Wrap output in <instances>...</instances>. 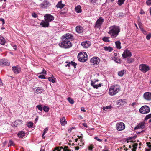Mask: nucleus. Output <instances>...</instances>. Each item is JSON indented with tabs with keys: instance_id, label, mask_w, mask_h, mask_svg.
Listing matches in <instances>:
<instances>
[{
	"instance_id": "nucleus-25",
	"label": "nucleus",
	"mask_w": 151,
	"mask_h": 151,
	"mask_svg": "<svg viewBox=\"0 0 151 151\" xmlns=\"http://www.w3.org/2000/svg\"><path fill=\"white\" fill-rule=\"evenodd\" d=\"M22 123L21 120L19 119L17 120L13 124V125L15 127H17L18 125H19Z\"/></svg>"
},
{
	"instance_id": "nucleus-28",
	"label": "nucleus",
	"mask_w": 151,
	"mask_h": 151,
	"mask_svg": "<svg viewBox=\"0 0 151 151\" xmlns=\"http://www.w3.org/2000/svg\"><path fill=\"white\" fill-rule=\"evenodd\" d=\"M6 43V41L2 37H0V44L3 45H5Z\"/></svg>"
},
{
	"instance_id": "nucleus-59",
	"label": "nucleus",
	"mask_w": 151,
	"mask_h": 151,
	"mask_svg": "<svg viewBox=\"0 0 151 151\" xmlns=\"http://www.w3.org/2000/svg\"><path fill=\"white\" fill-rule=\"evenodd\" d=\"M93 149V147L91 146H89L88 147V150H92Z\"/></svg>"
},
{
	"instance_id": "nucleus-57",
	"label": "nucleus",
	"mask_w": 151,
	"mask_h": 151,
	"mask_svg": "<svg viewBox=\"0 0 151 151\" xmlns=\"http://www.w3.org/2000/svg\"><path fill=\"white\" fill-rule=\"evenodd\" d=\"M46 71L44 69H43L42 72L40 73V74H46Z\"/></svg>"
},
{
	"instance_id": "nucleus-48",
	"label": "nucleus",
	"mask_w": 151,
	"mask_h": 151,
	"mask_svg": "<svg viewBox=\"0 0 151 151\" xmlns=\"http://www.w3.org/2000/svg\"><path fill=\"white\" fill-rule=\"evenodd\" d=\"M9 146H13L14 144L12 140H10L8 144Z\"/></svg>"
},
{
	"instance_id": "nucleus-56",
	"label": "nucleus",
	"mask_w": 151,
	"mask_h": 151,
	"mask_svg": "<svg viewBox=\"0 0 151 151\" xmlns=\"http://www.w3.org/2000/svg\"><path fill=\"white\" fill-rule=\"evenodd\" d=\"M124 14L122 12H120L119 13V17H122L124 15Z\"/></svg>"
},
{
	"instance_id": "nucleus-23",
	"label": "nucleus",
	"mask_w": 151,
	"mask_h": 151,
	"mask_svg": "<svg viewBox=\"0 0 151 151\" xmlns=\"http://www.w3.org/2000/svg\"><path fill=\"white\" fill-rule=\"evenodd\" d=\"M65 6V4H62V1H59L57 5H56V7L57 8H60L61 9L63 8Z\"/></svg>"
},
{
	"instance_id": "nucleus-14",
	"label": "nucleus",
	"mask_w": 151,
	"mask_h": 151,
	"mask_svg": "<svg viewBox=\"0 0 151 151\" xmlns=\"http://www.w3.org/2000/svg\"><path fill=\"white\" fill-rule=\"evenodd\" d=\"M10 62L6 59H3L0 60V66L9 65Z\"/></svg>"
},
{
	"instance_id": "nucleus-64",
	"label": "nucleus",
	"mask_w": 151,
	"mask_h": 151,
	"mask_svg": "<svg viewBox=\"0 0 151 151\" xmlns=\"http://www.w3.org/2000/svg\"><path fill=\"white\" fill-rule=\"evenodd\" d=\"M81 110L83 112H85V110L84 108L83 107H82L81 109Z\"/></svg>"
},
{
	"instance_id": "nucleus-7",
	"label": "nucleus",
	"mask_w": 151,
	"mask_h": 151,
	"mask_svg": "<svg viewBox=\"0 0 151 151\" xmlns=\"http://www.w3.org/2000/svg\"><path fill=\"white\" fill-rule=\"evenodd\" d=\"M124 124L121 122H120L116 124V128L118 131H122L125 128Z\"/></svg>"
},
{
	"instance_id": "nucleus-63",
	"label": "nucleus",
	"mask_w": 151,
	"mask_h": 151,
	"mask_svg": "<svg viewBox=\"0 0 151 151\" xmlns=\"http://www.w3.org/2000/svg\"><path fill=\"white\" fill-rule=\"evenodd\" d=\"M136 104L135 102H133V103H132V104H131V105L133 106H134V105H136Z\"/></svg>"
},
{
	"instance_id": "nucleus-5",
	"label": "nucleus",
	"mask_w": 151,
	"mask_h": 151,
	"mask_svg": "<svg viewBox=\"0 0 151 151\" xmlns=\"http://www.w3.org/2000/svg\"><path fill=\"white\" fill-rule=\"evenodd\" d=\"M139 69L141 71L145 73L150 70V67L146 64H142L139 65Z\"/></svg>"
},
{
	"instance_id": "nucleus-42",
	"label": "nucleus",
	"mask_w": 151,
	"mask_h": 151,
	"mask_svg": "<svg viewBox=\"0 0 151 151\" xmlns=\"http://www.w3.org/2000/svg\"><path fill=\"white\" fill-rule=\"evenodd\" d=\"M63 149V148L62 147H56L54 150L53 151H61V149Z\"/></svg>"
},
{
	"instance_id": "nucleus-45",
	"label": "nucleus",
	"mask_w": 151,
	"mask_h": 151,
	"mask_svg": "<svg viewBox=\"0 0 151 151\" xmlns=\"http://www.w3.org/2000/svg\"><path fill=\"white\" fill-rule=\"evenodd\" d=\"M111 107L110 106L104 107L103 108V109L104 110H105L106 109H109L111 108Z\"/></svg>"
},
{
	"instance_id": "nucleus-13",
	"label": "nucleus",
	"mask_w": 151,
	"mask_h": 151,
	"mask_svg": "<svg viewBox=\"0 0 151 151\" xmlns=\"http://www.w3.org/2000/svg\"><path fill=\"white\" fill-rule=\"evenodd\" d=\"M131 52L129 50H125L122 54L123 58H126L128 57H131L132 56Z\"/></svg>"
},
{
	"instance_id": "nucleus-61",
	"label": "nucleus",
	"mask_w": 151,
	"mask_h": 151,
	"mask_svg": "<svg viewBox=\"0 0 151 151\" xmlns=\"http://www.w3.org/2000/svg\"><path fill=\"white\" fill-rule=\"evenodd\" d=\"M82 125H83V126H84V127H86V128H87V127H87V124H86V123H83V124H82Z\"/></svg>"
},
{
	"instance_id": "nucleus-46",
	"label": "nucleus",
	"mask_w": 151,
	"mask_h": 151,
	"mask_svg": "<svg viewBox=\"0 0 151 151\" xmlns=\"http://www.w3.org/2000/svg\"><path fill=\"white\" fill-rule=\"evenodd\" d=\"M151 38V33H149L148 34L146 37V38L147 40H149Z\"/></svg>"
},
{
	"instance_id": "nucleus-49",
	"label": "nucleus",
	"mask_w": 151,
	"mask_h": 151,
	"mask_svg": "<svg viewBox=\"0 0 151 151\" xmlns=\"http://www.w3.org/2000/svg\"><path fill=\"white\" fill-rule=\"evenodd\" d=\"M39 78L41 79H45L46 78L44 75H40L38 76Z\"/></svg>"
},
{
	"instance_id": "nucleus-47",
	"label": "nucleus",
	"mask_w": 151,
	"mask_h": 151,
	"mask_svg": "<svg viewBox=\"0 0 151 151\" xmlns=\"http://www.w3.org/2000/svg\"><path fill=\"white\" fill-rule=\"evenodd\" d=\"M146 4L148 6L151 5V0H148L146 2Z\"/></svg>"
},
{
	"instance_id": "nucleus-44",
	"label": "nucleus",
	"mask_w": 151,
	"mask_h": 151,
	"mask_svg": "<svg viewBox=\"0 0 151 151\" xmlns=\"http://www.w3.org/2000/svg\"><path fill=\"white\" fill-rule=\"evenodd\" d=\"M37 109L40 111H42L43 109L42 106L41 105H37Z\"/></svg>"
},
{
	"instance_id": "nucleus-8",
	"label": "nucleus",
	"mask_w": 151,
	"mask_h": 151,
	"mask_svg": "<svg viewBox=\"0 0 151 151\" xmlns=\"http://www.w3.org/2000/svg\"><path fill=\"white\" fill-rule=\"evenodd\" d=\"M100 61V59L97 57H93L90 60V63L93 65H98Z\"/></svg>"
},
{
	"instance_id": "nucleus-51",
	"label": "nucleus",
	"mask_w": 151,
	"mask_h": 151,
	"mask_svg": "<svg viewBox=\"0 0 151 151\" xmlns=\"http://www.w3.org/2000/svg\"><path fill=\"white\" fill-rule=\"evenodd\" d=\"M48 130V128L47 127H46L45 128L44 130L43 134H45V133H46Z\"/></svg>"
},
{
	"instance_id": "nucleus-41",
	"label": "nucleus",
	"mask_w": 151,
	"mask_h": 151,
	"mask_svg": "<svg viewBox=\"0 0 151 151\" xmlns=\"http://www.w3.org/2000/svg\"><path fill=\"white\" fill-rule=\"evenodd\" d=\"M33 124L32 122H30L28 123L27 126L29 127L30 128L32 127L33 125Z\"/></svg>"
},
{
	"instance_id": "nucleus-1",
	"label": "nucleus",
	"mask_w": 151,
	"mask_h": 151,
	"mask_svg": "<svg viewBox=\"0 0 151 151\" xmlns=\"http://www.w3.org/2000/svg\"><path fill=\"white\" fill-rule=\"evenodd\" d=\"M62 42L59 44V45L64 48H69L72 46L71 41L73 40V35L71 34H67L65 36H62Z\"/></svg>"
},
{
	"instance_id": "nucleus-54",
	"label": "nucleus",
	"mask_w": 151,
	"mask_h": 151,
	"mask_svg": "<svg viewBox=\"0 0 151 151\" xmlns=\"http://www.w3.org/2000/svg\"><path fill=\"white\" fill-rule=\"evenodd\" d=\"M68 147L65 146V148L63 149V151H69V150L68 149Z\"/></svg>"
},
{
	"instance_id": "nucleus-24",
	"label": "nucleus",
	"mask_w": 151,
	"mask_h": 151,
	"mask_svg": "<svg viewBox=\"0 0 151 151\" xmlns=\"http://www.w3.org/2000/svg\"><path fill=\"white\" fill-rule=\"evenodd\" d=\"M44 90L43 88L40 87H38L37 88L35 91V93H42Z\"/></svg>"
},
{
	"instance_id": "nucleus-27",
	"label": "nucleus",
	"mask_w": 151,
	"mask_h": 151,
	"mask_svg": "<svg viewBox=\"0 0 151 151\" xmlns=\"http://www.w3.org/2000/svg\"><path fill=\"white\" fill-rule=\"evenodd\" d=\"M115 43L116 47L119 49H120L121 48L120 42L119 41H116L115 42Z\"/></svg>"
},
{
	"instance_id": "nucleus-10",
	"label": "nucleus",
	"mask_w": 151,
	"mask_h": 151,
	"mask_svg": "<svg viewBox=\"0 0 151 151\" xmlns=\"http://www.w3.org/2000/svg\"><path fill=\"white\" fill-rule=\"evenodd\" d=\"M44 19L49 23L51 22L54 19V17L53 16L49 14H47L44 16Z\"/></svg>"
},
{
	"instance_id": "nucleus-55",
	"label": "nucleus",
	"mask_w": 151,
	"mask_h": 151,
	"mask_svg": "<svg viewBox=\"0 0 151 151\" xmlns=\"http://www.w3.org/2000/svg\"><path fill=\"white\" fill-rule=\"evenodd\" d=\"M147 145L148 146V147L150 148V150L149 151H150V150H151V145L150 142L148 143L147 142Z\"/></svg>"
},
{
	"instance_id": "nucleus-12",
	"label": "nucleus",
	"mask_w": 151,
	"mask_h": 151,
	"mask_svg": "<svg viewBox=\"0 0 151 151\" xmlns=\"http://www.w3.org/2000/svg\"><path fill=\"white\" fill-rule=\"evenodd\" d=\"M143 97L146 101H150L151 100V93L146 92L143 95Z\"/></svg>"
},
{
	"instance_id": "nucleus-32",
	"label": "nucleus",
	"mask_w": 151,
	"mask_h": 151,
	"mask_svg": "<svg viewBox=\"0 0 151 151\" xmlns=\"http://www.w3.org/2000/svg\"><path fill=\"white\" fill-rule=\"evenodd\" d=\"M125 0H118V4L119 6L122 5L124 4V1Z\"/></svg>"
},
{
	"instance_id": "nucleus-2",
	"label": "nucleus",
	"mask_w": 151,
	"mask_h": 151,
	"mask_svg": "<svg viewBox=\"0 0 151 151\" xmlns=\"http://www.w3.org/2000/svg\"><path fill=\"white\" fill-rule=\"evenodd\" d=\"M108 33L110 34L112 38H116L120 32V29L118 26L113 25L109 27Z\"/></svg>"
},
{
	"instance_id": "nucleus-20",
	"label": "nucleus",
	"mask_w": 151,
	"mask_h": 151,
	"mask_svg": "<svg viewBox=\"0 0 151 151\" xmlns=\"http://www.w3.org/2000/svg\"><path fill=\"white\" fill-rule=\"evenodd\" d=\"M60 122L61 125L62 126H64L67 123L65 118L64 117H63L61 119H60Z\"/></svg>"
},
{
	"instance_id": "nucleus-6",
	"label": "nucleus",
	"mask_w": 151,
	"mask_h": 151,
	"mask_svg": "<svg viewBox=\"0 0 151 151\" xmlns=\"http://www.w3.org/2000/svg\"><path fill=\"white\" fill-rule=\"evenodd\" d=\"M150 109L149 106L147 105L142 106L139 109V112L142 114H147L150 112Z\"/></svg>"
},
{
	"instance_id": "nucleus-38",
	"label": "nucleus",
	"mask_w": 151,
	"mask_h": 151,
	"mask_svg": "<svg viewBox=\"0 0 151 151\" xmlns=\"http://www.w3.org/2000/svg\"><path fill=\"white\" fill-rule=\"evenodd\" d=\"M150 118H151V113L150 114L146 116L145 119V120L146 121Z\"/></svg>"
},
{
	"instance_id": "nucleus-11",
	"label": "nucleus",
	"mask_w": 151,
	"mask_h": 151,
	"mask_svg": "<svg viewBox=\"0 0 151 151\" xmlns=\"http://www.w3.org/2000/svg\"><path fill=\"white\" fill-rule=\"evenodd\" d=\"M51 5L50 3L47 0H45L40 5L41 8L47 9Z\"/></svg>"
},
{
	"instance_id": "nucleus-60",
	"label": "nucleus",
	"mask_w": 151,
	"mask_h": 151,
	"mask_svg": "<svg viewBox=\"0 0 151 151\" xmlns=\"http://www.w3.org/2000/svg\"><path fill=\"white\" fill-rule=\"evenodd\" d=\"M98 85H96V84H95V85H94L93 86V87H94V88H96V89L98 88Z\"/></svg>"
},
{
	"instance_id": "nucleus-15",
	"label": "nucleus",
	"mask_w": 151,
	"mask_h": 151,
	"mask_svg": "<svg viewBox=\"0 0 151 151\" xmlns=\"http://www.w3.org/2000/svg\"><path fill=\"white\" fill-rule=\"evenodd\" d=\"M126 103V100L125 99H120L117 101V104L121 106H122Z\"/></svg>"
},
{
	"instance_id": "nucleus-43",
	"label": "nucleus",
	"mask_w": 151,
	"mask_h": 151,
	"mask_svg": "<svg viewBox=\"0 0 151 151\" xmlns=\"http://www.w3.org/2000/svg\"><path fill=\"white\" fill-rule=\"evenodd\" d=\"M90 1L94 5H95L96 4L97 2V0H91Z\"/></svg>"
},
{
	"instance_id": "nucleus-37",
	"label": "nucleus",
	"mask_w": 151,
	"mask_h": 151,
	"mask_svg": "<svg viewBox=\"0 0 151 151\" xmlns=\"http://www.w3.org/2000/svg\"><path fill=\"white\" fill-rule=\"evenodd\" d=\"M68 100L69 102L71 104H73L74 103L73 100L72 98L70 97L68 98Z\"/></svg>"
},
{
	"instance_id": "nucleus-9",
	"label": "nucleus",
	"mask_w": 151,
	"mask_h": 151,
	"mask_svg": "<svg viewBox=\"0 0 151 151\" xmlns=\"http://www.w3.org/2000/svg\"><path fill=\"white\" fill-rule=\"evenodd\" d=\"M104 19L101 17H100L99 19L96 21L95 27L96 28H100L101 26L104 22Z\"/></svg>"
},
{
	"instance_id": "nucleus-62",
	"label": "nucleus",
	"mask_w": 151,
	"mask_h": 151,
	"mask_svg": "<svg viewBox=\"0 0 151 151\" xmlns=\"http://www.w3.org/2000/svg\"><path fill=\"white\" fill-rule=\"evenodd\" d=\"M95 83L93 82L92 81L91 83V86H93L94 85H95Z\"/></svg>"
},
{
	"instance_id": "nucleus-50",
	"label": "nucleus",
	"mask_w": 151,
	"mask_h": 151,
	"mask_svg": "<svg viewBox=\"0 0 151 151\" xmlns=\"http://www.w3.org/2000/svg\"><path fill=\"white\" fill-rule=\"evenodd\" d=\"M94 138L96 140H97L98 141L100 142H101L102 141V140L100 139L98 137H94Z\"/></svg>"
},
{
	"instance_id": "nucleus-35",
	"label": "nucleus",
	"mask_w": 151,
	"mask_h": 151,
	"mask_svg": "<svg viewBox=\"0 0 151 151\" xmlns=\"http://www.w3.org/2000/svg\"><path fill=\"white\" fill-rule=\"evenodd\" d=\"M112 59L113 60H114L116 63H119L120 62V60L119 59H117L116 57H114L112 58Z\"/></svg>"
},
{
	"instance_id": "nucleus-53",
	"label": "nucleus",
	"mask_w": 151,
	"mask_h": 151,
	"mask_svg": "<svg viewBox=\"0 0 151 151\" xmlns=\"http://www.w3.org/2000/svg\"><path fill=\"white\" fill-rule=\"evenodd\" d=\"M0 21L2 22V24H4L5 23V22L4 19L2 18H0Z\"/></svg>"
},
{
	"instance_id": "nucleus-31",
	"label": "nucleus",
	"mask_w": 151,
	"mask_h": 151,
	"mask_svg": "<svg viewBox=\"0 0 151 151\" xmlns=\"http://www.w3.org/2000/svg\"><path fill=\"white\" fill-rule=\"evenodd\" d=\"M126 72L125 70H123L122 71H120L118 72V74L120 76H122Z\"/></svg>"
},
{
	"instance_id": "nucleus-58",
	"label": "nucleus",
	"mask_w": 151,
	"mask_h": 151,
	"mask_svg": "<svg viewBox=\"0 0 151 151\" xmlns=\"http://www.w3.org/2000/svg\"><path fill=\"white\" fill-rule=\"evenodd\" d=\"M75 128L74 127H72L71 128H70L68 130V132L69 133H70L71 132L72 130L73 129H74Z\"/></svg>"
},
{
	"instance_id": "nucleus-52",
	"label": "nucleus",
	"mask_w": 151,
	"mask_h": 151,
	"mask_svg": "<svg viewBox=\"0 0 151 151\" xmlns=\"http://www.w3.org/2000/svg\"><path fill=\"white\" fill-rule=\"evenodd\" d=\"M32 16L34 18H36L37 17V14L35 13H33L32 14Z\"/></svg>"
},
{
	"instance_id": "nucleus-29",
	"label": "nucleus",
	"mask_w": 151,
	"mask_h": 151,
	"mask_svg": "<svg viewBox=\"0 0 151 151\" xmlns=\"http://www.w3.org/2000/svg\"><path fill=\"white\" fill-rule=\"evenodd\" d=\"M104 50L106 51H107L110 52H111L113 48L111 47L110 46H109V47L106 46V47H104Z\"/></svg>"
},
{
	"instance_id": "nucleus-26",
	"label": "nucleus",
	"mask_w": 151,
	"mask_h": 151,
	"mask_svg": "<svg viewBox=\"0 0 151 151\" xmlns=\"http://www.w3.org/2000/svg\"><path fill=\"white\" fill-rule=\"evenodd\" d=\"M75 11L77 13H81V9L80 5H78L75 7Z\"/></svg>"
},
{
	"instance_id": "nucleus-22",
	"label": "nucleus",
	"mask_w": 151,
	"mask_h": 151,
	"mask_svg": "<svg viewBox=\"0 0 151 151\" xmlns=\"http://www.w3.org/2000/svg\"><path fill=\"white\" fill-rule=\"evenodd\" d=\"M17 134L19 137L22 138L25 136V133L24 131H22L19 132Z\"/></svg>"
},
{
	"instance_id": "nucleus-19",
	"label": "nucleus",
	"mask_w": 151,
	"mask_h": 151,
	"mask_svg": "<svg viewBox=\"0 0 151 151\" xmlns=\"http://www.w3.org/2000/svg\"><path fill=\"white\" fill-rule=\"evenodd\" d=\"M76 32L78 33H82L83 31V28L80 26H77L76 28Z\"/></svg>"
},
{
	"instance_id": "nucleus-40",
	"label": "nucleus",
	"mask_w": 151,
	"mask_h": 151,
	"mask_svg": "<svg viewBox=\"0 0 151 151\" xmlns=\"http://www.w3.org/2000/svg\"><path fill=\"white\" fill-rule=\"evenodd\" d=\"M70 65L73 66L75 68H76V66L77 64L75 62L71 61L70 63Z\"/></svg>"
},
{
	"instance_id": "nucleus-3",
	"label": "nucleus",
	"mask_w": 151,
	"mask_h": 151,
	"mask_svg": "<svg viewBox=\"0 0 151 151\" xmlns=\"http://www.w3.org/2000/svg\"><path fill=\"white\" fill-rule=\"evenodd\" d=\"M120 91V86L117 84H114L110 87L109 91V93L110 96H113L117 93Z\"/></svg>"
},
{
	"instance_id": "nucleus-36",
	"label": "nucleus",
	"mask_w": 151,
	"mask_h": 151,
	"mask_svg": "<svg viewBox=\"0 0 151 151\" xmlns=\"http://www.w3.org/2000/svg\"><path fill=\"white\" fill-rule=\"evenodd\" d=\"M137 146V144L135 143L133 145L132 147L133 148L132 149V151H136L135 149H136V147Z\"/></svg>"
},
{
	"instance_id": "nucleus-16",
	"label": "nucleus",
	"mask_w": 151,
	"mask_h": 151,
	"mask_svg": "<svg viewBox=\"0 0 151 151\" xmlns=\"http://www.w3.org/2000/svg\"><path fill=\"white\" fill-rule=\"evenodd\" d=\"M90 42L88 41L83 42L81 43V45L84 48H87L88 47L91 45Z\"/></svg>"
},
{
	"instance_id": "nucleus-34",
	"label": "nucleus",
	"mask_w": 151,
	"mask_h": 151,
	"mask_svg": "<svg viewBox=\"0 0 151 151\" xmlns=\"http://www.w3.org/2000/svg\"><path fill=\"white\" fill-rule=\"evenodd\" d=\"M48 79L50 81H51L53 83L55 82V78L53 77H48Z\"/></svg>"
},
{
	"instance_id": "nucleus-21",
	"label": "nucleus",
	"mask_w": 151,
	"mask_h": 151,
	"mask_svg": "<svg viewBox=\"0 0 151 151\" xmlns=\"http://www.w3.org/2000/svg\"><path fill=\"white\" fill-rule=\"evenodd\" d=\"M145 127L144 123H141L139 124L135 128V129H137L140 128L143 129Z\"/></svg>"
},
{
	"instance_id": "nucleus-17",
	"label": "nucleus",
	"mask_w": 151,
	"mask_h": 151,
	"mask_svg": "<svg viewBox=\"0 0 151 151\" xmlns=\"http://www.w3.org/2000/svg\"><path fill=\"white\" fill-rule=\"evenodd\" d=\"M49 24V23L45 19L44 20H42L40 23V25L43 27H48Z\"/></svg>"
},
{
	"instance_id": "nucleus-4",
	"label": "nucleus",
	"mask_w": 151,
	"mask_h": 151,
	"mask_svg": "<svg viewBox=\"0 0 151 151\" xmlns=\"http://www.w3.org/2000/svg\"><path fill=\"white\" fill-rule=\"evenodd\" d=\"M78 58L79 61L84 62L87 60V55L86 53L85 52H81L78 55Z\"/></svg>"
},
{
	"instance_id": "nucleus-33",
	"label": "nucleus",
	"mask_w": 151,
	"mask_h": 151,
	"mask_svg": "<svg viewBox=\"0 0 151 151\" xmlns=\"http://www.w3.org/2000/svg\"><path fill=\"white\" fill-rule=\"evenodd\" d=\"M42 109L45 112H47L49 111V109L47 106H44Z\"/></svg>"
},
{
	"instance_id": "nucleus-18",
	"label": "nucleus",
	"mask_w": 151,
	"mask_h": 151,
	"mask_svg": "<svg viewBox=\"0 0 151 151\" xmlns=\"http://www.w3.org/2000/svg\"><path fill=\"white\" fill-rule=\"evenodd\" d=\"M12 70L16 74H18L20 71V68L18 66L12 67Z\"/></svg>"
},
{
	"instance_id": "nucleus-39",
	"label": "nucleus",
	"mask_w": 151,
	"mask_h": 151,
	"mask_svg": "<svg viewBox=\"0 0 151 151\" xmlns=\"http://www.w3.org/2000/svg\"><path fill=\"white\" fill-rule=\"evenodd\" d=\"M103 40L105 42H108L110 41L109 37H104L103 38Z\"/></svg>"
},
{
	"instance_id": "nucleus-30",
	"label": "nucleus",
	"mask_w": 151,
	"mask_h": 151,
	"mask_svg": "<svg viewBox=\"0 0 151 151\" xmlns=\"http://www.w3.org/2000/svg\"><path fill=\"white\" fill-rule=\"evenodd\" d=\"M134 61V59L132 58H128L127 62L129 63H131Z\"/></svg>"
}]
</instances>
